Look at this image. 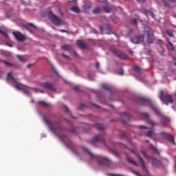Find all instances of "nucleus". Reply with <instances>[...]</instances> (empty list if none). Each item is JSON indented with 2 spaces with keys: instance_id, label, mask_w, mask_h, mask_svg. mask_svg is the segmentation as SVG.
<instances>
[{
  "instance_id": "1",
  "label": "nucleus",
  "mask_w": 176,
  "mask_h": 176,
  "mask_svg": "<svg viewBox=\"0 0 176 176\" xmlns=\"http://www.w3.org/2000/svg\"><path fill=\"white\" fill-rule=\"evenodd\" d=\"M43 120L45 123L47 124V126L49 127L50 130L52 131L55 135L58 136V138L60 139V141H63L64 142L65 145L69 149H71L72 152L76 155V156H79L81 153L82 147L78 146L75 145L68 138L67 135L63 134L62 131H64V127H63L60 125H58L57 127L54 126V122L48 120L47 117H43Z\"/></svg>"
},
{
  "instance_id": "2",
  "label": "nucleus",
  "mask_w": 176,
  "mask_h": 176,
  "mask_svg": "<svg viewBox=\"0 0 176 176\" xmlns=\"http://www.w3.org/2000/svg\"><path fill=\"white\" fill-rule=\"evenodd\" d=\"M85 152H87L90 157L93 160H95L98 162V164H104L107 166V167H111L112 166V161L107 157H102L101 155H96L93 154L90 151H89L87 148H82Z\"/></svg>"
},
{
  "instance_id": "3",
  "label": "nucleus",
  "mask_w": 176,
  "mask_h": 176,
  "mask_svg": "<svg viewBox=\"0 0 176 176\" xmlns=\"http://www.w3.org/2000/svg\"><path fill=\"white\" fill-rule=\"evenodd\" d=\"M142 154L143 155L144 159H146V160H148L149 163L151 164L153 167H160L162 166V162L157 159H156L155 157H151L148 155L146 152L142 151Z\"/></svg>"
},
{
  "instance_id": "4",
  "label": "nucleus",
  "mask_w": 176,
  "mask_h": 176,
  "mask_svg": "<svg viewBox=\"0 0 176 176\" xmlns=\"http://www.w3.org/2000/svg\"><path fill=\"white\" fill-rule=\"evenodd\" d=\"M129 150L132 153H134L135 156H136L137 159L139 160V163L140 164V167H141L142 170H143V171H144V173H148V168L145 165V161L144 160V159H142V157H141L140 153H137V151L132 150L131 148H129Z\"/></svg>"
},
{
  "instance_id": "5",
  "label": "nucleus",
  "mask_w": 176,
  "mask_h": 176,
  "mask_svg": "<svg viewBox=\"0 0 176 176\" xmlns=\"http://www.w3.org/2000/svg\"><path fill=\"white\" fill-rule=\"evenodd\" d=\"M159 97L160 100H161V101L164 102V104H166V105H168V102L169 104H173V102H174V98L168 94L164 95L163 91H160Z\"/></svg>"
},
{
  "instance_id": "6",
  "label": "nucleus",
  "mask_w": 176,
  "mask_h": 176,
  "mask_svg": "<svg viewBox=\"0 0 176 176\" xmlns=\"http://www.w3.org/2000/svg\"><path fill=\"white\" fill-rule=\"evenodd\" d=\"M48 16L50 20H51L52 23H53V24H54L55 25H61V19H60V17L53 14V12L50 11L48 13Z\"/></svg>"
},
{
  "instance_id": "7",
  "label": "nucleus",
  "mask_w": 176,
  "mask_h": 176,
  "mask_svg": "<svg viewBox=\"0 0 176 176\" xmlns=\"http://www.w3.org/2000/svg\"><path fill=\"white\" fill-rule=\"evenodd\" d=\"M110 50L112 52V53H113V54L117 56V57H118L121 60H127V58H129V56L124 52H120V51L118 50L117 49L112 48V47L110 48Z\"/></svg>"
},
{
  "instance_id": "8",
  "label": "nucleus",
  "mask_w": 176,
  "mask_h": 176,
  "mask_svg": "<svg viewBox=\"0 0 176 176\" xmlns=\"http://www.w3.org/2000/svg\"><path fill=\"white\" fill-rule=\"evenodd\" d=\"M100 142L103 144V145H107L105 140H104V135H97L91 140L92 145H96V144H100Z\"/></svg>"
},
{
  "instance_id": "9",
  "label": "nucleus",
  "mask_w": 176,
  "mask_h": 176,
  "mask_svg": "<svg viewBox=\"0 0 176 176\" xmlns=\"http://www.w3.org/2000/svg\"><path fill=\"white\" fill-rule=\"evenodd\" d=\"M142 117L146 122H147V123H149V124H151V126H159L158 123L151 120V117H149V115L148 113H142Z\"/></svg>"
},
{
  "instance_id": "10",
  "label": "nucleus",
  "mask_w": 176,
  "mask_h": 176,
  "mask_svg": "<svg viewBox=\"0 0 176 176\" xmlns=\"http://www.w3.org/2000/svg\"><path fill=\"white\" fill-rule=\"evenodd\" d=\"M160 135H161V137H162V138H166L167 140H168V141H170V142H173L174 145H175V141L174 140V136L167 133L165 131H161L160 133Z\"/></svg>"
},
{
  "instance_id": "11",
  "label": "nucleus",
  "mask_w": 176,
  "mask_h": 176,
  "mask_svg": "<svg viewBox=\"0 0 176 176\" xmlns=\"http://www.w3.org/2000/svg\"><path fill=\"white\" fill-rule=\"evenodd\" d=\"M120 119L122 122L126 124L127 123V122H130V120L131 119V116H130L127 113H122L120 114Z\"/></svg>"
},
{
  "instance_id": "12",
  "label": "nucleus",
  "mask_w": 176,
  "mask_h": 176,
  "mask_svg": "<svg viewBox=\"0 0 176 176\" xmlns=\"http://www.w3.org/2000/svg\"><path fill=\"white\" fill-rule=\"evenodd\" d=\"M7 81L8 83H19V79L13 77V75L10 72H8L7 74Z\"/></svg>"
},
{
  "instance_id": "13",
  "label": "nucleus",
  "mask_w": 176,
  "mask_h": 176,
  "mask_svg": "<svg viewBox=\"0 0 176 176\" xmlns=\"http://www.w3.org/2000/svg\"><path fill=\"white\" fill-rule=\"evenodd\" d=\"M43 87L47 89V90H52V91L56 92V88H54V85L49 81H47L43 83Z\"/></svg>"
},
{
  "instance_id": "14",
  "label": "nucleus",
  "mask_w": 176,
  "mask_h": 176,
  "mask_svg": "<svg viewBox=\"0 0 176 176\" xmlns=\"http://www.w3.org/2000/svg\"><path fill=\"white\" fill-rule=\"evenodd\" d=\"M132 43H135V45H138V43H142L144 42V35L138 36L131 39Z\"/></svg>"
},
{
  "instance_id": "15",
  "label": "nucleus",
  "mask_w": 176,
  "mask_h": 176,
  "mask_svg": "<svg viewBox=\"0 0 176 176\" xmlns=\"http://www.w3.org/2000/svg\"><path fill=\"white\" fill-rule=\"evenodd\" d=\"M144 32L147 35V43H153V34H152V31H151V30H148L145 31Z\"/></svg>"
},
{
  "instance_id": "16",
  "label": "nucleus",
  "mask_w": 176,
  "mask_h": 176,
  "mask_svg": "<svg viewBox=\"0 0 176 176\" xmlns=\"http://www.w3.org/2000/svg\"><path fill=\"white\" fill-rule=\"evenodd\" d=\"M13 35L17 41H24V39H25V36L19 32H14Z\"/></svg>"
},
{
  "instance_id": "17",
  "label": "nucleus",
  "mask_w": 176,
  "mask_h": 176,
  "mask_svg": "<svg viewBox=\"0 0 176 176\" xmlns=\"http://www.w3.org/2000/svg\"><path fill=\"white\" fill-rule=\"evenodd\" d=\"M103 10L105 13H111L113 10V6H111L110 3H107L103 6Z\"/></svg>"
},
{
  "instance_id": "18",
  "label": "nucleus",
  "mask_w": 176,
  "mask_h": 176,
  "mask_svg": "<svg viewBox=\"0 0 176 176\" xmlns=\"http://www.w3.org/2000/svg\"><path fill=\"white\" fill-rule=\"evenodd\" d=\"M69 123V126H70L68 130L70 131V133H72L73 134H76V129L74 126V124L71 121H67Z\"/></svg>"
},
{
  "instance_id": "19",
  "label": "nucleus",
  "mask_w": 176,
  "mask_h": 176,
  "mask_svg": "<svg viewBox=\"0 0 176 176\" xmlns=\"http://www.w3.org/2000/svg\"><path fill=\"white\" fill-rule=\"evenodd\" d=\"M76 43L80 49H87L86 44L82 41L78 40Z\"/></svg>"
},
{
  "instance_id": "20",
  "label": "nucleus",
  "mask_w": 176,
  "mask_h": 176,
  "mask_svg": "<svg viewBox=\"0 0 176 176\" xmlns=\"http://www.w3.org/2000/svg\"><path fill=\"white\" fill-rule=\"evenodd\" d=\"M140 101L142 105H149V104H151V100L148 99H145L144 98H140Z\"/></svg>"
},
{
  "instance_id": "21",
  "label": "nucleus",
  "mask_w": 176,
  "mask_h": 176,
  "mask_svg": "<svg viewBox=\"0 0 176 176\" xmlns=\"http://www.w3.org/2000/svg\"><path fill=\"white\" fill-rule=\"evenodd\" d=\"M126 160L128 163H131V164H133V166H138V164H137V162L134 161L131 157H127Z\"/></svg>"
},
{
  "instance_id": "22",
  "label": "nucleus",
  "mask_w": 176,
  "mask_h": 176,
  "mask_svg": "<svg viewBox=\"0 0 176 176\" xmlns=\"http://www.w3.org/2000/svg\"><path fill=\"white\" fill-rule=\"evenodd\" d=\"M167 41H168V50H171V52H174L175 47H174L173 43H171L170 40H168V38L167 39Z\"/></svg>"
},
{
  "instance_id": "23",
  "label": "nucleus",
  "mask_w": 176,
  "mask_h": 176,
  "mask_svg": "<svg viewBox=\"0 0 176 176\" xmlns=\"http://www.w3.org/2000/svg\"><path fill=\"white\" fill-rule=\"evenodd\" d=\"M161 122L162 123H168V122H170V118L165 116H161Z\"/></svg>"
},
{
  "instance_id": "24",
  "label": "nucleus",
  "mask_w": 176,
  "mask_h": 176,
  "mask_svg": "<svg viewBox=\"0 0 176 176\" xmlns=\"http://www.w3.org/2000/svg\"><path fill=\"white\" fill-rule=\"evenodd\" d=\"M30 27H33L34 28H36V26H35L34 23H29L26 26V30H28V31H29L31 34H32V30Z\"/></svg>"
},
{
  "instance_id": "25",
  "label": "nucleus",
  "mask_w": 176,
  "mask_h": 176,
  "mask_svg": "<svg viewBox=\"0 0 176 176\" xmlns=\"http://www.w3.org/2000/svg\"><path fill=\"white\" fill-rule=\"evenodd\" d=\"M133 70L135 72H137L139 75H141V68L138 65L133 66Z\"/></svg>"
},
{
  "instance_id": "26",
  "label": "nucleus",
  "mask_w": 176,
  "mask_h": 176,
  "mask_svg": "<svg viewBox=\"0 0 176 176\" xmlns=\"http://www.w3.org/2000/svg\"><path fill=\"white\" fill-rule=\"evenodd\" d=\"M130 24H132V25H138V21H137V19H131L129 20Z\"/></svg>"
},
{
  "instance_id": "27",
  "label": "nucleus",
  "mask_w": 176,
  "mask_h": 176,
  "mask_svg": "<svg viewBox=\"0 0 176 176\" xmlns=\"http://www.w3.org/2000/svg\"><path fill=\"white\" fill-rule=\"evenodd\" d=\"M152 110L155 113H156L158 116H160V110H159L156 107L153 106Z\"/></svg>"
},
{
  "instance_id": "28",
  "label": "nucleus",
  "mask_w": 176,
  "mask_h": 176,
  "mask_svg": "<svg viewBox=\"0 0 176 176\" xmlns=\"http://www.w3.org/2000/svg\"><path fill=\"white\" fill-rule=\"evenodd\" d=\"M70 10H72V12H74L75 13H80V10L78 7L73 6L70 8Z\"/></svg>"
},
{
  "instance_id": "29",
  "label": "nucleus",
  "mask_w": 176,
  "mask_h": 176,
  "mask_svg": "<svg viewBox=\"0 0 176 176\" xmlns=\"http://www.w3.org/2000/svg\"><path fill=\"white\" fill-rule=\"evenodd\" d=\"M95 127H96V129H98V130H104V125L102 124H95Z\"/></svg>"
},
{
  "instance_id": "30",
  "label": "nucleus",
  "mask_w": 176,
  "mask_h": 176,
  "mask_svg": "<svg viewBox=\"0 0 176 176\" xmlns=\"http://www.w3.org/2000/svg\"><path fill=\"white\" fill-rule=\"evenodd\" d=\"M62 49H63V50H69L71 51V45H64L61 46Z\"/></svg>"
},
{
  "instance_id": "31",
  "label": "nucleus",
  "mask_w": 176,
  "mask_h": 176,
  "mask_svg": "<svg viewBox=\"0 0 176 176\" xmlns=\"http://www.w3.org/2000/svg\"><path fill=\"white\" fill-rule=\"evenodd\" d=\"M78 111H85L86 109V105L83 104H80L78 107L77 108Z\"/></svg>"
},
{
  "instance_id": "32",
  "label": "nucleus",
  "mask_w": 176,
  "mask_h": 176,
  "mask_svg": "<svg viewBox=\"0 0 176 176\" xmlns=\"http://www.w3.org/2000/svg\"><path fill=\"white\" fill-rule=\"evenodd\" d=\"M93 13L95 14H98V13H101V8L97 7L93 10Z\"/></svg>"
},
{
  "instance_id": "33",
  "label": "nucleus",
  "mask_w": 176,
  "mask_h": 176,
  "mask_svg": "<svg viewBox=\"0 0 176 176\" xmlns=\"http://www.w3.org/2000/svg\"><path fill=\"white\" fill-rule=\"evenodd\" d=\"M153 131H148L146 133L147 137H150V138L155 140V138H153Z\"/></svg>"
},
{
  "instance_id": "34",
  "label": "nucleus",
  "mask_w": 176,
  "mask_h": 176,
  "mask_svg": "<svg viewBox=\"0 0 176 176\" xmlns=\"http://www.w3.org/2000/svg\"><path fill=\"white\" fill-rule=\"evenodd\" d=\"M16 57H17L18 60H19V61H21V63H25V59L24 56L17 55Z\"/></svg>"
},
{
  "instance_id": "35",
  "label": "nucleus",
  "mask_w": 176,
  "mask_h": 176,
  "mask_svg": "<svg viewBox=\"0 0 176 176\" xmlns=\"http://www.w3.org/2000/svg\"><path fill=\"white\" fill-rule=\"evenodd\" d=\"M84 9H90V8H91V4L89 3H85L83 6Z\"/></svg>"
},
{
  "instance_id": "36",
  "label": "nucleus",
  "mask_w": 176,
  "mask_h": 176,
  "mask_svg": "<svg viewBox=\"0 0 176 176\" xmlns=\"http://www.w3.org/2000/svg\"><path fill=\"white\" fill-rule=\"evenodd\" d=\"M134 31L133 29L130 28L127 32H126V35L127 36H131V35H133Z\"/></svg>"
},
{
  "instance_id": "37",
  "label": "nucleus",
  "mask_w": 176,
  "mask_h": 176,
  "mask_svg": "<svg viewBox=\"0 0 176 176\" xmlns=\"http://www.w3.org/2000/svg\"><path fill=\"white\" fill-rule=\"evenodd\" d=\"M166 32L167 35H168V36H170V37L174 36V33L173 32V31H170L168 30H166Z\"/></svg>"
},
{
  "instance_id": "38",
  "label": "nucleus",
  "mask_w": 176,
  "mask_h": 176,
  "mask_svg": "<svg viewBox=\"0 0 176 176\" xmlns=\"http://www.w3.org/2000/svg\"><path fill=\"white\" fill-rule=\"evenodd\" d=\"M86 126H87V128L84 129V131L85 133H89V131L90 130V129H91V126L87 124H86Z\"/></svg>"
},
{
  "instance_id": "39",
  "label": "nucleus",
  "mask_w": 176,
  "mask_h": 176,
  "mask_svg": "<svg viewBox=\"0 0 176 176\" xmlns=\"http://www.w3.org/2000/svg\"><path fill=\"white\" fill-rule=\"evenodd\" d=\"M146 14H149L150 16H151V17H153V19H155L156 16L155 13H153V12L151 11H146Z\"/></svg>"
},
{
  "instance_id": "40",
  "label": "nucleus",
  "mask_w": 176,
  "mask_h": 176,
  "mask_svg": "<svg viewBox=\"0 0 176 176\" xmlns=\"http://www.w3.org/2000/svg\"><path fill=\"white\" fill-rule=\"evenodd\" d=\"M39 105H41L42 107H48L49 104H47V103L43 102V101H41L38 102Z\"/></svg>"
},
{
  "instance_id": "41",
  "label": "nucleus",
  "mask_w": 176,
  "mask_h": 176,
  "mask_svg": "<svg viewBox=\"0 0 176 176\" xmlns=\"http://www.w3.org/2000/svg\"><path fill=\"white\" fill-rule=\"evenodd\" d=\"M101 87L104 90H109V87H108V85H107L105 84H102Z\"/></svg>"
},
{
  "instance_id": "42",
  "label": "nucleus",
  "mask_w": 176,
  "mask_h": 176,
  "mask_svg": "<svg viewBox=\"0 0 176 176\" xmlns=\"http://www.w3.org/2000/svg\"><path fill=\"white\" fill-rule=\"evenodd\" d=\"M5 65H6L8 67H13V64L8 62V61H6V60H2Z\"/></svg>"
},
{
  "instance_id": "43",
  "label": "nucleus",
  "mask_w": 176,
  "mask_h": 176,
  "mask_svg": "<svg viewBox=\"0 0 176 176\" xmlns=\"http://www.w3.org/2000/svg\"><path fill=\"white\" fill-rule=\"evenodd\" d=\"M35 90H36V93H38V91H39V93H42V94H45V91L39 88H35Z\"/></svg>"
},
{
  "instance_id": "44",
  "label": "nucleus",
  "mask_w": 176,
  "mask_h": 176,
  "mask_svg": "<svg viewBox=\"0 0 176 176\" xmlns=\"http://www.w3.org/2000/svg\"><path fill=\"white\" fill-rule=\"evenodd\" d=\"M0 34H1V35H3L6 38H9V36L8 35V34H6L5 32H3V31H2L1 30H0Z\"/></svg>"
},
{
  "instance_id": "45",
  "label": "nucleus",
  "mask_w": 176,
  "mask_h": 176,
  "mask_svg": "<svg viewBox=\"0 0 176 176\" xmlns=\"http://www.w3.org/2000/svg\"><path fill=\"white\" fill-rule=\"evenodd\" d=\"M164 4L166 8H170V3L166 0H163Z\"/></svg>"
},
{
  "instance_id": "46",
  "label": "nucleus",
  "mask_w": 176,
  "mask_h": 176,
  "mask_svg": "<svg viewBox=\"0 0 176 176\" xmlns=\"http://www.w3.org/2000/svg\"><path fill=\"white\" fill-rule=\"evenodd\" d=\"M150 145H151V148L152 149H153V151H155L156 152V153H158V154H159V151H157V148H155V147H154V146H153V144H151Z\"/></svg>"
},
{
  "instance_id": "47",
  "label": "nucleus",
  "mask_w": 176,
  "mask_h": 176,
  "mask_svg": "<svg viewBox=\"0 0 176 176\" xmlns=\"http://www.w3.org/2000/svg\"><path fill=\"white\" fill-rule=\"evenodd\" d=\"M121 138H127V135L125 133H122L120 135Z\"/></svg>"
},
{
  "instance_id": "48",
  "label": "nucleus",
  "mask_w": 176,
  "mask_h": 176,
  "mask_svg": "<svg viewBox=\"0 0 176 176\" xmlns=\"http://www.w3.org/2000/svg\"><path fill=\"white\" fill-rule=\"evenodd\" d=\"M14 87L16 89H17L18 90H23V87H20V86H19L17 85H14Z\"/></svg>"
},
{
  "instance_id": "49",
  "label": "nucleus",
  "mask_w": 176,
  "mask_h": 176,
  "mask_svg": "<svg viewBox=\"0 0 176 176\" xmlns=\"http://www.w3.org/2000/svg\"><path fill=\"white\" fill-rule=\"evenodd\" d=\"M62 55L65 58H66V60H70L69 56L65 55V54H62Z\"/></svg>"
},
{
  "instance_id": "50",
  "label": "nucleus",
  "mask_w": 176,
  "mask_h": 176,
  "mask_svg": "<svg viewBox=\"0 0 176 176\" xmlns=\"http://www.w3.org/2000/svg\"><path fill=\"white\" fill-rule=\"evenodd\" d=\"M73 89L76 91H79V86H75L73 87Z\"/></svg>"
},
{
  "instance_id": "51",
  "label": "nucleus",
  "mask_w": 176,
  "mask_h": 176,
  "mask_svg": "<svg viewBox=\"0 0 176 176\" xmlns=\"http://www.w3.org/2000/svg\"><path fill=\"white\" fill-rule=\"evenodd\" d=\"M65 112H67V113H69V109H68V107H67V106H65Z\"/></svg>"
},
{
  "instance_id": "52",
  "label": "nucleus",
  "mask_w": 176,
  "mask_h": 176,
  "mask_svg": "<svg viewBox=\"0 0 176 176\" xmlns=\"http://www.w3.org/2000/svg\"><path fill=\"white\" fill-rule=\"evenodd\" d=\"M124 72H123V69H121L119 72H118V75H124Z\"/></svg>"
},
{
  "instance_id": "53",
  "label": "nucleus",
  "mask_w": 176,
  "mask_h": 176,
  "mask_svg": "<svg viewBox=\"0 0 176 176\" xmlns=\"http://www.w3.org/2000/svg\"><path fill=\"white\" fill-rule=\"evenodd\" d=\"M60 32H66V34H68V32L65 30H59Z\"/></svg>"
},
{
  "instance_id": "54",
  "label": "nucleus",
  "mask_w": 176,
  "mask_h": 176,
  "mask_svg": "<svg viewBox=\"0 0 176 176\" xmlns=\"http://www.w3.org/2000/svg\"><path fill=\"white\" fill-rule=\"evenodd\" d=\"M139 129H148L147 126H145L144 125H141L139 126Z\"/></svg>"
},
{
  "instance_id": "55",
  "label": "nucleus",
  "mask_w": 176,
  "mask_h": 176,
  "mask_svg": "<svg viewBox=\"0 0 176 176\" xmlns=\"http://www.w3.org/2000/svg\"><path fill=\"white\" fill-rule=\"evenodd\" d=\"M145 1H146V0H138V2H139L140 3H144V2H145Z\"/></svg>"
},
{
  "instance_id": "56",
  "label": "nucleus",
  "mask_w": 176,
  "mask_h": 176,
  "mask_svg": "<svg viewBox=\"0 0 176 176\" xmlns=\"http://www.w3.org/2000/svg\"><path fill=\"white\" fill-rule=\"evenodd\" d=\"M22 91H23V93H25V94H28V91L24 89V88H23Z\"/></svg>"
},
{
  "instance_id": "57",
  "label": "nucleus",
  "mask_w": 176,
  "mask_h": 176,
  "mask_svg": "<svg viewBox=\"0 0 176 176\" xmlns=\"http://www.w3.org/2000/svg\"><path fill=\"white\" fill-rule=\"evenodd\" d=\"M96 67V68H100V63L97 62Z\"/></svg>"
},
{
  "instance_id": "58",
  "label": "nucleus",
  "mask_w": 176,
  "mask_h": 176,
  "mask_svg": "<svg viewBox=\"0 0 176 176\" xmlns=\"http://www.w3.org/2000/svg\"><path fill=\"white\" fill-rule=\"evenodd\" d=\"M88 78L89 79H90V80H94V78H93L92 77L90 76V74L88 75Z\"/></svg>"
},
{
  "instance_id": "59",
  "label": "nucleus",
  "mask_w": 176,
  "mask_h": 176,
  "mask_svg": "<svg viewBox=\"0 0 176 176\" xmlns=\"http://www.w3.org/2000/svg\"><path fill=\"white\" fill-rule=\"evenodd\" d=\"M32 65V64H29V65H27V68H31Z\"/></svg>"
},
{
  "instance_id": "60",
  "label": "nucleus",
  "mask_w": 176,
  "mask_h": 176,
  "mask_svg": "<svg viewBox=\"0 0 176 176\" xmlns=\"http://www.w3.org/2000/svg\"><path fill=\"white\" fill-rule=\"evenodd\" d=\"M72 53H73V56H76V52L75 51H73Z\"/></svg>"
},
{
  "instance_id": "61",
  "label": "nucleus",
  "mask_w": 176,
  "mask_h": 176,
  "mask_svg": "<svg viewBox=\"0 0 176 176\" xmlns=\"http://www.w3.org/2000/svg\"><path fill=\"white\" fill-rule=\"evenodd\" d=\"M174 60L175 61V62L174 63V65H176V58H174Z\"/></svg>"
},
{
  "instance_id": "62",
  "label": "nucleus",
  "mask_w": 176,
  "mask_h": 176,
  "mask_svg": "<svg viewBox=\"0 0 176 176\" xmlns=\"http://www.w3.org/2000/svg\"><path fill=\"white\" fill-rule=\"evenodd\" d=\"M170 2H176V0H170Z\"/></svg>"
},
{
  "instance_id": "63",
  "label": "nucleus",
  "mask_w": 176,
  "mask_h": 176,
  "mask_svg": "<svg viewBox=\"0 0 176 176\" xmlns=\"http://www.w3.org/2000/svg\"><path fill=\"white\" fill-rule=\"evenodd\" d=\"M52 28L53 30H56V28H55L54 26H52Z\"/></svg>"
},
{
  "instance_id": "64",
  "label": "nucleus",
  "mask_w": 176,
  "mask_h": 176,
  "mask_svg": "<svg viewBox=\"0 0 176 176\" xmlns=\"http://www.w3.org/2000/svg\"><path fill=\"white\" fill-rule=\"evenodd\" d=\"M8 46H10V47H12V45H10V44H8Z\"/></svg>"
}]
</instances>
